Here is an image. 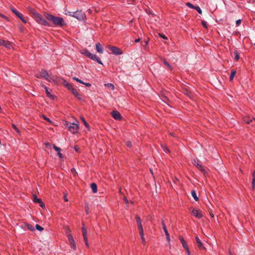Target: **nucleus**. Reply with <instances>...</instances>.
Returning <instances> with one entry per match:
<instances>
[{
    "label": "nucleus",
    "instance_id": "obj_1",
    "mask_svg": "<svg viewBox=\"0 0 255 255\" xmlns=\"http://www.w3.org/2000/svg\"><path fill=\"white\" fill-rule=\"evenodd\" d=\"M46 17L48 20L56 25L62 26L65 24L64 19L61 17L56 16L51 14H47Z\"/></svg>",
    "mask_w": 255,
    "mask_h": 255
},
{
    "label": "nucleus",
    "instance_id": "obj_2",
    "mask_svg": "<svg viewBox=\"0 0 255 255\" xmlns=\"http://www.w3.org/2000/svg\"><path fill=\"white\" fill-rule=\"evenodd\" d=\"M73 14L74 15H73V17L76 18L79 20H83L86 17V15L85 13L83 12L81 10H78L74 12Z\"/></svg>",
    "mask_w": 255,
    "mask_h": 255
},
{
    "label": "nucleus",
    "instance_id": "obj_3",
    "mask_svg": "<svg viewBox=\"0 0 255 255\" xmlns=\"http://www.w3.org/2000/svg\"><path fill=\"white\" fill-rule=\"evenodd\" d=\"M68 128L73 133H75L78 132L79 129V126L74 123H70L69 126L67 124Z\"/></svg>",
    "mask_w": 255,
    "mask_h": 255
},
{
    "label": "nucleus",
    "instance_id": "obj_4",
    "mask_svg": "<svg viewBox=\"0 0 255 255\" xmlns=\"http://www.w3.org/2000/svg\"><path fill=\"white\" fill-rule=\"evenodd\" d=\"M37 21L44 26H49L48 22L39 13H36Z\"/></svg>",
    "mask_w": 255,
    "mask_h": 255
},
{
    "label": "nucleus",
    "instance_id": "obj_5",
    "mask_svg": "<svg viewBox=\"0 0 255 255\" xmlns=\"http://www.w3.org/2000/svg\"><path fill=\"white\" fill-rule=\"evenodd\" d=\"M36 77L38 78H39L40 77H42L48 81H50L51 80V78L50 77L48 73L47 72V71L44 70H42L40 73V75L39 76L37 75Z\"/></svg>",
    "mask_w": 255,
    "mask_h": 255
},
{
    "label": "nucleus",
    "instance_id": "obj_6",
    "mask_svg": "<svg viewBox=\"0 0 255 255\" xmlns=\"http://www.w3.org/2000/svg\"><path fill=\"white\" fill-rule=\"evenodd\" d=\"M110 49L115 55H118L123 54V51L121 50V49L116 46H111L110 48Z\"/></svg>",
    "mask_w": 255,
    "mask_h": 255
},
{
    "label": "nucleus",
    "instance_id": "obj_7",
    "mask_svg": "<svg viewBox=\"0 0 255 255\" xmlns=\"http://www.w3.org/2000/svg\"><path fill=\"white\" fill-rule=\"evenodd\" d=\"M67 236L69 241L71 244V249H73L74 250H75L76 249V246L73 236L70 234H68Z\"/></svg>",
    "mask_w": 255,
    "mask_h": 255
},
{
    "label": "nucleus",
    "instance_id": "obj_8",
    "mask_svg": "<svg viewBox=\"0 0 255 255\" xmlns=\"http://www.w3.org/2000/svg\"><path fill=\"white\" fill-rule=\"evenodd\" d=\"M192 214L198 219H200L203 217L202 214L200 210L193 209L191 212Z\"/></svg>",
    "mask_w": 255,
    "mask_h": 255
},
{
    "label": "nucleus",
    "instance_id": "obj_9",
    "mask_svg": "<svg viewBox=\"0 0 255 255\" xmlns=\"http://www.w3.org/2000/svg\"><path fill=\"white\" fill-rule=\"evenodd\" d=\"M111 115L114 119L117 120H122V116L120 113L117 111H114L111 113Z\"/></svg>",
    "mask_w": 255,
    "mask_h": 255
},
{
    "label": "nucleus",
    "instance_id": "obj_10",
    "mask_svg": "<svg viewBox=\"0 0 255 255\" xmlns=\"http://www.w3.org/2000/svg\"><path fill=\"white\" fill-rule=\"evenodd\" d=\"M0 45L3 46L5 47L10 48L11 47V44L10 42L7 40H4L3 39H0Z\"/></svg>",
    "mask_w": 255,
    "mask_h": 255
},
{
    "label": "nucleus",
    "instance_id": "obj_11",
    "mask_svg": "<svg viewBox=\"0 0 255 255\" xmlns=\"http://www.w3.org/2000/svg\"><path fill=\"white\" fill-rule=\"evenodd\" d=\"M89 58L96 61L100 64H103L102 61H101L99 57L96 54H93L92 53L91 54V55L89 57Z\"/></svg>",
    "mask_w": 255,
    "mask_h": 255
},
{
    "label": "nucleus",
    "instance_id": "obj_12",
    "mask_svg": "<svg viewBox=\"0 0 255 255\" xmlns=\"http://www.w3.org/2000/svg\"><path fill=\"white\" fill-rule=\"evenodd\" d=\"M194 164L201 171L203 172H205V169L202 165L199 163V161H196L194 160V162H193Z\"/></svg>",
    "mask_w": 255,
    "mask_h": 255
},
{
    "label": "nucleus",
    "instance_id": "obj_13",
    "mask_svg": "<svg viewBox=\"0 0 255 255\" xmlns=\"http://www.w3.org/2000/svg\"><path fill=\"white\" fill-rule=\"evenodd\" d=\"M197 243L198 244V247L200 250H205V248L203 246V245L198 237L195 238Z\"/></svg>",
    "mask_w": 255,
    "mask_h": 255
},
{
    "label": "nucleus",
    "instance_id": "obj_14",
    "mask_svg": "<svg viewBox=\"0 0 255 255\" xmlns=\"http://www.w3.org/2000/svg\"><path fill=\"white\" fill-rule=\"evenodd\" d=\"M96 49L97 52L99 53H103L104 52L103 47L100 43H97L96 44Z\"/></svg>",
    "mask_w": 255,
    "mask_h": 255
},
{
    "label": "nucleus",
    "instance_id": "obj_15",
    "mask_svg": "<svg viewBox=\"0 0 255 255\" xmlns=\"http://www.w3.org/2000/svg\"><path fill=\"white\" fill-rule=\"evenodd\" d=\"M135 219L137 224L138 229L142 228V225L141 224V221L139 216L136 215Z\"/></svg>",
    "mask_w": 255,
    "mask_h": 255
},
{
    "label": "nucleus",
    "instance_id": "obj_16",
    "mask_svg": "<svg viewBox=\"0 0 255 255\" xmlns=\"http://www.w3.org/2000/svg\"><path fill=\"white\" fill-rule=\"evenodd\" d=\"M62 84L63 85L66 87L69 90H70L72 87L73 86L67 82L65 80L62 79Z\"/></svg>",
    "mask_w": 255,
    "mask_h": 255
},
{
    "label": "nucleus",
    "instance_id": "obj_17",
    "mask_svg": "<svg viewBox=\"0 0 255 255\" xmlns=\"http://www.w3.org/2000/svg\"><path fill=\"white\" fill-rule=\"evenodd\" d=\"M179 240H180V241L181 242V244L182 245L184 249L187 248L188 247V246H187L185 241L184 240L183 237H182V236H179Z\"/></svg>",
    "mask_w": 255,
    "mask_h": 255
},
{
    "label": "nucleus",
    "instance_id": "obj_18",
    "mask_svg": "<svg viewBox=\"0 0 255 255\" xmlns=\"http://www.w3.org/2000/svg\"><path fill=\"white\" fill-rule=\"evenodd\" d=\"M81 54H82L84 55L85 56L89 58L90 56L91 55V53L87 49H84L81 52Z\"/></svg>",
    "mask_w": 255,
    "mask_h": 255
},
{
    "label": "nucleus",
    "instance_id": "obj_19",
    "mask_svg": "<svg viewBox=\"0 0 255 255\" xmlns=\"http://www.w3.org/2000/svg\"><path fill=\"white\" fill-rule=\"evenodd\" d=\"M91 187L92 189L93 192L95 193L97 192V186L95 183H92L91 184Z\"/></svg>",
    "mask_w": 255,
    "mask_h": 255
},
{
    "label": "nucleus",
    "instance_id": "obj_20",
    "mask_svg": "<svg viewBox=\"0 0 255 255\" xmlns=\"http://www.w3.org/2000/svg\"><path fill=\"white\" fill-rule=\"evenodd\" d=\"M42 86L45 89V92L46 93V95H47V97H48L49 98H52V97H53V96L50 94V91H49L48 88L46 86H45L44 85H43Z\"/></svg>",
    "mask_w": 255,
    "mask_h": 255
},
{
    "label": "nucleus",
    "instance_id": "obj_21",
    "mask_svg": "<svg viewBox=\"0 0 255 255\" xmlns=\"http://www.w3.org/2000/svg\"><path fill=\"white\" fill-rule=\"evenodd\" d=\"M191 195L196 201H198L199 200V198H198V196H197L195 190L191 191Z\"/></svg>",
    "mask_w": 255,
    "mask_h": 255
},
{
    "label": "nucleus",
    "instance_id": "obj_22",
    "mask_svg": "<svg viewBox=\"0 0 255 255\" xmlns=\"http://www.w3.org/2000/svg\"><path fill=\"white\" fill-rule=\"evenodd\" d=\"M16 16H17L25 24L26 23V20L23 17L22 14L20 12L18 13V15H16Z\"/></svg>",
    "mask_w": 255,
    "mask_h": 255
},
{
    "label": "nucleus",
    "instance_id": "obj_23",
    "mask_svg": "<svg viewBox=\"0 0 255 255\" xmlns=\"http://www.w3.org/2000/svg\"><path fill=\"white\" fill-rule=\"evenodd\" d=\"M253 120L255 121V118H253L252 120L249 119V118H246L244 120V122L247 124H250Z\"/></svg>",
    "mask_w": 255,
    "mask_h": 255
},
{
    "label": "nucleus",
    "instance_id": "obj_24",
    "mask_svg": "<svg viewBox=\"0 0 255 255\" xmlns=\"http://www.w3.org/2000/svg\"><path fill=\"white\" fill-rule=\"evenodd\" d=\"M236 70H232L231 74H230V79H229L230 81H232L233 80V79L236 75Z\"/></svg>",
    "mask_w": 255,
    "mask_h": 255
},
{
    "label": "nucleus",
    "instance_id": "obj_25",
    "mask_svg": "<svg viewBox=\"0 0 255 255\" xmlns=\"http://www.w3.org/2000/svg\"><path fill=\"white\" fill-rule=\"evenodd\" d=\"M253 176V180L252 183V186L253 189L255 188V171H254L252 174Z\"/></svg>",
    "mask_w": 255,
    "mask_h": 255
},
{
    "label": "nucleus",
    "instance_id": "obj_26",
    "mask_svg": "<svg viewBox=\"0 0 255 255\" xmlns=\"http://www.w3.org/2000/svg\"><path fill=\"white\" fill-rule=\"evenodd\" d=\"M163 64L166 65V66H167L168 67V68L170 70H173V68L170 65V64L165 60H163Z\"/></svg>",
    "mask_w": 255,
    "mask_h": 255
},
{
    "label": "nucleus",
    "instance_id": "obj_27",
    "mask_svg": "<svg viewBox=\"0 0 255 255\" xmlns=\"http://www.w3.org/2000/svg\"><path fill=\"white\" fill-rule=\"evenodd\" d=\"M82 231L83 236V237L87 236V229H86V227H84L83 224V226L82 227Z\"/></svg>",
    "mask_w": 255,
    "mask_h": 255
},
{
    "label": "nucleus",
    "instance_id": "obj_28",
    "mask_svg": "<svg viewBox=\"0 0 255 255\" xmlns=\"http://www.w3.org/2000/svg\"><path fill=\"white\" fill-rule=\"evenodd\" d=\"M81 119L82 121V122H83L85 126L87 128H89V126L88 124L87 123V122H86V121L85 120V118L83 117H81Z\"/></svg>",
    "mask_w": 255,
    "mask_h": 255
},
{
    "label": "nucleus",
    "instance_id": "obj_29",
    "mask_svg": "<svg viewBox=\"0 0 255 255\" xmlns=\"http://www.w3.org/2000/svg\"><path fill=\"white\" fill-rule=\"evenodd\" d=\"M105 86L108 87L109 88L111 89L112 90H114L115 86L112 83H108L105 84Z\"/></svg>",
    "mask_w": 255,
    "mask_h": 255
},
{
    "label": "nucleus",
    "instance_id": "obj_30",
    "mask_svg": "<svg viewBox=\"0 0 255 255\" xmlns=\"http://www.w3.org/2000/svg\"><path fill=\"white\" fill-rule=\"evenodd\" d=\"M71 92V93L74 95L75 96L76 95H77V93H78V91L77 90V89H76L75 88H74L73 87L70 90Z\"/></svg>",
    "mask_w": 255,
    "mask_h": 255
},
{
    "label": "nucleus",
    "instance_id": "obj_31",
    "mask_svg": "<svg viewBox=\"0 0 255 255\" xmlns=\"http://www.w3.org/2000/svg\"><path fill=\"white\" fill-rule=\"evenodd\" d=\"M26 227H27V228L31 231H33L34 230V227L33 226H32V225H30V224H27L26 225Z\"/></svg>",
    "mask_w": 255,
    "mask_h": 255
},
{
    "label": "nucleus",
    "instance_id": "obj_32",
    "mask_svg": "<svg viewBox=\"0 0 255 255\" xmlns=\"http://www.w3.org/2000/svg\"><path fill=\"white\" fill-rule=\"evenodd\" d=\"M234 54L235 55V59L236 61H238L240 58V56H239L238 51H235L234 52Z\"/></svg>",
    "mask_w": 255,
    "mask_h": 255
},
{
    "label": "nucleus",
    "instance_id": "obj_33",
    "mask_svg": "<svg viewBox=\"0 0 255 255\" xmlns=\"http://www.w3.org/2000/svg\"><path fill=\"white\" fill-rule=\"evenodd\" d=\"M41 199L39 198H37L35 195H34L33 202L35 203H39L41 201Z\"/></svg>",
    "mask_w": 255,
    "mask_h": 255
},
{
    "label": "nucleus",
    "instance_id": "obj_34",
    "mask_svg": "<svg viewBox=\"0 0 255 255\" xmlns=\"http://www.w3.org/2000/svg\"><path fill=\"white\" fill-rule=\"evenodd\" d=\"M138 230H139V235H140V238L144 237V233H143V228H140V229H138Z\"/></svg>",
    "mask_w": 255,
    "mask_h": 255
},
{
    "label": "nucleus",
    "instance_id": "obj_35",
    "mask_svg": "<svg viewBox=\"0 0 255 255\" xmlns=\"http://www.w3.org/2000/svg\"><path fill=\"white\" fill-rule=\"evenodd\" d=\"M10 10L13 13H14L16 15H18V13L19 12L16 10V9H15L13 7H10Z\"/></svg>",
    "mask_w": 255,
    "mask_h": 255
},
{
    "label": "nucleus",
    "instance_id": "obj_36",
    "mask_svg": "<svg viewBox=\"0 0 255 255\" xmlns=\"http://www.w3.org/2000/svg\"><path fill=\"white\" fill-rule=\"evenodd\" d=\"M83 239H84V242H85L86 246L87 247H89V243H88V238H87V236L83 237Z\"/></svg>",
    "mask_w": 255,
    "mask_h": 255
},
{
    "label": "nucleus",
    "instance_id": "obj_37",
    "mask_svg": "<svg viewBox=\"0 0 255 255\" xmlns=\"http://www.w3.org/2000/svg\"><path fill=\"white\" fill-rule=\"evenodd\" d=\"M83 239H84V242H85L86 246L87 247H89V243H88V238H87V236L83 237Z\"/></svg>",
    "mask_w": 255,
    "mask_h": 255
},
{
    "label": "nucleus",
    "instance_id": "obj_38",
    "mask_svg": "<svg viewBox=\"0 0 255 255\" xmlns=\"http://www.w3.org/2000/svg\"><path fill=\"white\" fill-rule=\"evenodd\" d=\"M194 9H196L198 12L199 13L201 14L202 13V11L199 6H196Z\"/></svg>",
    "mask_w": 255,
    "mask_h": 255
},
{
    "label": "nucleus",
    "instance_id": "obj_39",
    "mask_svg": "<svg viewBox=\"0 0 255 255\" xmlns=\"http://www.w3.org/2000/svg\"><path fill=\"white\" fill-rule=\"evenodd\" d=\"M35 228L37 230H38L39 231H42L43 230V228L38 224L36 225Z\"/></svg>",
    "mask_w": 255,
    "mask_h": 255
},
{
    "label": "nucleus",
    "instance_id": "obj_40",
    "mask_svg": "<svg viewBox=\"0 0 255 255\" xmlns=\"http://www.w3.org/2000/svg\"><path fill=\"white\" fill-rule=\"evenodd\" d=\"M186 5H187L190 8H191L192 9H194L195 8V5H193L192 3H190V2H187L186 3Z\"/></svg>",
    "mask_w": 255,
    "mask_h": 255
},
{
    "label": "nucleus",
    "instance_id": "obj_41",
    "mask_svg": "<svg viewBox=\"0 0 255 255\" xmlns=\"http://www.w3.org/2000/svg\"><path fill=\"white\" fill-rule=\"evenodd\" d=\"M53 148L57 152V153L61 151V148L59 147L56 146L54 144L53 145Z\"/></svg>",
    "mask_w": 255,
    "mask_h": 255
},
{
    "label": "nucleus",
    "instance_id": "obj_42",
    "mask_svg": "<svg viewBox=\"0 0 255 255\" xmlns=\"http://www.w3.org/2000/svg\"><path fill=\"white\" fill-rule=\"evenodd\" d=\"M12 127L17 133H20V130L17 128L14 124H12Z\"/></svg>",
    "mask_w": 255,
    "mask_h": 255
},
{
    "label": "nucleus",
    "instance_id": "obj_43",
    "mask_svg": "<svg viewBox=\"0 0 255 255\" xmlns=\"http://www.w3.org/2000/svg\"><path fill=\"white\" fill-rule=\"evenodd\" d=\"M75 96L79 100H83L82 95L79 94V93H78L77 95H76Z\"/></svg>",
    "mask_w": 255,
    "mask_h": 255
},
{
    "label": "nucleus",
    "instance_id": "obj_44",
    "mask_svg": "<svg viewBox=\"0 0 255 255\" xmlns=\"http://www.w3.org/2000/svg\"><path fill=\"white\" fill-rule=\"evenodd\" d=\"M71 172L75 176L77 174L76 169L74 168H73L71 169Z\"/></svg>",
    "mask_w": 255,
    "mask_h": 255
},
{
    "label": "nucleus",
    "instance_id": "obj_45",
    "mask_svg": "<svg viewBox=\"0 0 255 255\" xmlns=\"http://www.w3.org/2000/svg\"><path fill=\"white\" fill-rule=\"evenodd\" d=\"M158 35L160 37H162V38H163L164 39H166L167 40V37L164 34H162V33H158Z\"/></svg>",
    "mask_w": 255,
    "mask_h": 255
},
{
    "label": "nucleus",
    "instance_id": "obj_46",
    "mask_svg": "<svg viewBox=\"0 0 255 255\" xmlns=\"http://www.w3.org/2000/svg\"><path fill=\"white\" fill-rule=\"evenodd\" d=\"M202 24L203 26H204V27H205L206 28H208L207 22L205 21L202 20Z\"/></svg>",
    "mask_w": 255,
    "mask_h": 255
},
{
    "label": "nucleus",
    "instance_id": "obj_47",
    "mask_svg": "<svg viewBox=\"0 0 255 255\" xmlns=\"http://www.w3.org/2000/svg\"><path fill=\"white\" fill-rule=\"evenodd\" d=\"M42 117H43V119H44L45 121H46L47 122H49V123H51V120H50L49 118H47L45 116L43 115V116H42Z\"/></svg>",
    "mask_w": 255,
    "mask_h": 255
},
{
    "label": "nucleus",
    "instance_id": "obj_48",
    "mask_svg": "<svg viewBox=\"0 0 255 255\" xmlns=\"http://www.w3.org/2000/svg\"><path fill=\"white\" fill-rule=\"evenodd\" d=\"M126 145L128 147H130L131 146V142L130 141H127L126 142Z\"/></svg>",
    "mask_w": 255,
    "mask_h": 255
},
{
    "label": "nucleus",
    "instance_id": "obj_49",
    "mask_svg": "<svg viewBox=\"0 0 255 255\" xmlns=\"http://www.w3.org/2000/svg\"><path fill=\"white\" fill-rule=\"evenodd\" d=\"M241 19H238L236 22V26H239L240 24L241 23Z\"/></svg>",
    "mask_w": 255,
    "mask_h": 255
},
{
    "label": "nucleus",
    "instance_id": "obj_50",
    "mask_svg": "<svg viewBox=\"0 0 255 255\" xmlns=\"http://www.w3.org/2000/svg\"><path fill=\"white\" fill-rule=\"evenodd\" d=\"M73 13H74V12L68 11L67 13H66V14H67L70 16L73 17V15H74Z\"/></svg>",
    "mask_w": 255,
    "mask_h": 255
},
{
    "label": "nucleus",
    "instance_id": "obj_51",
    "mask_svg": "<svg viewBox=\"0 0 255 255\" xmlns=\"http://www.w3.org/2000/svg\"><path fill=\"white\" fill-rule=\"evenodd\" d=\"M0 16L5 19L8 20L7 17L1 13H0Z\"/></svg>",
    "mask_w": 255,
    "mask_h": 255
},
{
    "label": "nucleus",
    "instance_id": "obj_52",
    "mask_svg": "<svg viewBox=\"0 0 255 255\" xmlns=\"http://www.w3.org/2000/svg\"><path fill=\"white\" fill-rule=\"evenodd\" d=\"M0 16L5 19L8 20L7 17L1 13H0Z\"/></svg>",
    "mask_w": 255,
    "mask_h": 255
},
{
    "label": "nucleus",
    "instance_id": "obj_53",
    "mask_svg": "<svg viewBox=\"0 0 255 255\" xmlns=\"http://www.w3.org/2000/svg\"><path fill=\"white\" fill-rule=\"evenodd\" d=\"M0 16L5 19L8 20L7 17L1 13H0Z\"/></svg>",
    "mask_w": 255,
    "mask_h": 255
},
{
    "label": "nucleus",
    "instance_id": "obj_54",
    "mask_svg": "<svg viewBox=\"0 0 255 255\" xmlns=\"http://www.w3.org/2000/svg\"><path fill=\"white\" fill-rule=\"evenodd\" d=\"M0 16L5 19L8 20L7 17L1 13H0Z\"/></svg>",
    "mask_w": 255,
    "mask_h": 255
},
{
    "label": "nucleus",
    "instance_id": "obj_55",
    "mask_svg": "<svg viewBox=\"0 0 255 255\" xmlns=\"http://www.w3.org/2000/svg\"><path fill=\"white\" fill-rule=\"evenodd\" d=\"M73 80H75L76 81H77V82H79V83L81 82V80H80V79H78V78H77V77H74L73 78Z\"/></svg>",
    "mask_w": 255,
    "mask_h": 255
},
{
    "label": "nucleus",
    "instance_id": "obj_56",
    "mask_svg": "<svg viewBox=\"0 0 255 255\" xmlns=\"http://www.w3.org/2000/svg\"><path fill=\"white\" fill-rule=\"evenodd\" d=\"M165 236H166V238L167 241L168 242H170V237H169V234H166Z\"/></svg>",
    "mask_w": 255,
    "mask_h": 255
},
{
    "label": "nucleus",
    "instance_id": "obj_57",
    "mask_svg": "<svg viewBox=\"0 0 255 255\" xmlns=\"http://www.w3.org/2000/svg\"><path fill=\"white\" fill-rule=\"evenodd\" d=\"M148 44V41H144V44L142 43V45L143 46H146Z\"/></svg>",
    "mask_w": 255,
    "mask_h": 255
},
{
    "label": "nucleus",
    "instance_id": "obj_58",
    "mask_svg": "<svg viewBox=\"0 0 255 255\" xmlns=\"http://www.w3.org/2000/svg\"><path fill=\"white\" fill-rule=\"evenodd\" d=\"M39 204H40V206L42 208H43L45 207V204L42 202V201H41V202L39 203Z\"/></svg>",
    "mask_w": 255,
    "mask_h": 255
},
{
    "label": "nucleus",
    "instance_id": "obj_59",
    "mask_svg": "<svg viewBox=\"0 0 255 255\" xmlns=\"http://www.w3.org/2000/svg\"><path fill=\"white\" fill-rule=\"evenodd\" d=\"M84 85L88 87H90L92 85L90 83H85Z\"/></svg>",
    "mask_w": 255,
    "mask_h": 255
},
{
    "label": "nucleus",
    "instance_id": "obj_60",
    "mask_svg": "<svg viewBox=\"0 0 255 255\" xmlns=\"http://www.w3.org/2000/svg\"><path fill=\"white\" fill-rule=\"evenodd\" d=\"M161 224L162 225L163 229H164V228H166L164 222L163 220H161Z\"/></svg>",
    "mask_w": 255,
    "mask_h": 255
},
{
    "label": "nucleus",
    "instance_id": "obj_61",
    "mask_svg": "<svg viewBox=\"0 0 255 255\" xmlns=\"http://www.w3.org/2000/svg\"><path fill=\"white\" fill-rule=\"evenodd\" d=\"M185 249V250H186V252H187V255H190V251H189V249H188V247H187V248H186V249Z\"/></svg>",
    "mask_w": 255,
    "mask_h": 255
},
{
    "label": "nucleus",
    "instance_id": "obj_62",
    "mask_svg": "<svg viewBox=\"0 0 255 255\" xmlns=\"http://www.w3.org/2000/svg\"><path fill=\"white\" fill-rule=\"evenodd\" d=\"M45 146H46V147L47 148H50V146H51V145H50V143H48V142H46V143H45Z\"/></svg>",
    "mask_w": 255,
    "mask_h": 255
},
{
    "label": "nucleus",
    "instance_id": "obj_63",
    "mask_svg": "<svg viewBox=\"0 0 255 255\" xmlns=\"http://www.w3.org/2000/svg\"><path fill=\"white\" fill-rule=\"evenodd\" d=\"M58 156L61 158H63V155L61 153V151L59 152H58Z\"/></svg>",
    "mask_w": 255,
    "mask_h": 255
},
{
    "label": "nucleus",
    "instance_id": "obj_64",
    "mask_svg": "<svg viewBox=\"0 0 255 255\" xmlns=\"http://www.w3.org/2000/svg\"><path fill=\"white\" fill-rule=\"evenodd\" d=\"M163 229V230H164V233H165V235H166V234H169V233H168V231H167V228H164V229Z\"/></svg>",
    "mask_w": 255,
    "mask_h": 255
}]
</instances>
